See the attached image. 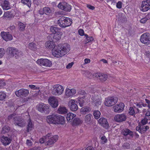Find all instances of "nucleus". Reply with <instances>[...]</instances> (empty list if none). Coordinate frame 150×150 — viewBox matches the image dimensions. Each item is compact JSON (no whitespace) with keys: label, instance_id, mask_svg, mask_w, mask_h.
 I'll use <instances>...</instances> for the list:
<instances>
[{"label":"nucleus","instance_id":"obj_61","mask_svg":"<svg viewBox=\"0 0 150 150\" xmlns=\"http://www.w3.org/2000/svg\"><path fill=\"white\" fill-rule=\"evenodd\" d=\"M147 20V19L146 18V17H145L140 20V22L143 23H144L146 22Z\"/></svg>","mask_w":150,"mask_h":150},{"label":"nucleus","instance_id":"obj_8","mask_svg":"<svg viewBox=\"0 0 150 150\" xmlns=\"http://www.w3.org/2000/svg\"><path fill=\"white\" fill-rule=\"evenodd\" d=\"M16 119L13 123L15 126L21 127H23L25 126L26 121L23 118L18 116Z\"/></svg>","mask_w":150,"mask_h":150},{"label":"nucleus","instance_id":"obj_25","mask_svg":"<svg viewBox=\"0 0 150 150\" xmlns=\"http://www.w3.org/2000/svg\"><path fill=\"white\" fill-rule=\"evenodd\" d=\"M62 35V33L60 31L54 34L53 36V41L56 42L60 40Z\"/></svg>","mask_w":150,"mask_h":150},{"label":"nucleus","instance_id":"obj_16","mask_svg":"<svg viewBox=\"0 0 150 150\" xmlns=\"http://www.w3.org/2000/svg\"><path fill=\"white\" fill-rule=\"evenodd\" d=\"M122 134L127 137L128 139H130L133 137L134 134L133 132L127 129H125L122 130Z\"/></svg>","mask_w":150,"mask_h":150},{"label":"nucleus","instance_id":"obj_48","mask_svg":"<svg viewBox=\"0 0 150 150\" xmlns=\"http://www.w3.org/2000/svg\"><path fill=\"white\" fill-rule=\"evenodd\" d=\"M6 95L5 93L3 92H0V100H3L6 98Z\"/></svg>","mask_w":150,"mask_h":150},{"label":"nucleus","instance_id":"obj_58","mask_svg":"<svg viewBox=\"0 0 150 150\" xmlns=\"http://www.w3.org/2000/svg\"><path fill=\"white\" fill-rule=\"evenodd\" d=\"M78 33L79 35L81 36L84 35V32L83 30L82 29H80L78 30Z\"/></svg>","mask_w":150,"mask_h":150},{"label":"nucleus","instance_id":"obj_51","mask_svg":"<svg viewBox=\"0 0 150 150\" xmlns=\"http://www.w3.org/2000/svg\"><path fill=\"white\" fill-rule=\"evenodd\" d=\"M148 122V119L146 118H144L142 119L141 122L139 124V125H146V124Z\"/></svg>","mask_w":150,"mask_h":150},{"label":"nucleus","instance_id":"obj_43","mask_svg":"<svg viewBox=\"0 0 150 150\" xmlns=\"http://www.w3.org/2000/svg\"><path fill=\"white\" fill-rule=\"evenodd\" d=\"M28 48L33 50H35L36 49V45L33 42H31L29 44Z\"/></svg>","mask_w":150,"mask_h":150},{"label":"nucleus","instance_id":"obj_40","mask_svg":"<svg viewBox=\"0 0 150 150\" xmlns=\"http://www.w3.org/2000/svg\"><path fill=\"white\" fill-rule=\"evenodd\" d=\"M18 30L20 31H23L25 30L26 27L25 25L21 22L18 23Z\"/></svg>","mask_w":150,"mask_h":150},{"label":"nucleus","instance_id":"obj_31","mask_svg":"<svg viewBox=\"0 0 150 150\" xmlns=\"http://www.w3.org/2000/svg\"><path fill=\"white\" fill-rule=\"evenodd\" d=\"M76 116V115L71 112L68 113L66 116V118L68 122H71L72 120Z\"/></svg>","mask_w":150,"mask_h":150},{"label":"nucleus","instance_id":"obj_18","mask_svg":"<svg viewBox=\"0 0 150 150\" xmlns=\"http://www.w3.org/2000/svg\"><path fill=\"white\" fill-rule=\"evenodd\" d=\"M149 128V126L146 125H139L136 127V129L140 133L142 134L145 132Z\"/></svg>","mask_w":150,"mask_h":150},{"label":"nucleus","instance_id":"obj_47","mask_svg":"<svg viewBox=\"0 0 150 150\" xmlns=\"http://www.w3.org/2000/svg\"><path fill=\"white\" fill-rule=\"evenodd\" d=\"M84 35L86 37V40L85 41L86 43H88L93 41V39L92 37H88V35L86 34H85Z\"/></svg>","mask_w":150,"mask_h":150},{"label":"nucleus","instance_id":"obj_10","mask_svg":"<svg viewBox=\"0 0 150 150\" xmlns=\"http://www.w3.org/2000/svg\"><path fill=\"white\" fill-rule=\"evenodd\" d=\"M37 107L39 111L42 113H44L48 110L50 106L48 105L41 103L38 104Z\"/></svg>","mask_w":150,"mask_h":150},{"label":"nucleus","instance_id":"obj_6","mask_svg":"<svg viewBox=\"0 0 150 150\" xmlns=\"http://www.w3.org/2000/svg\"><path fill=\"white\" fill-rule=\"evenodd\" d=\"M53 89L52 93L53 95L55 96H59L64 91L63 87L59 84H57L53 86Z\"/></svg>","mask_w":150,"mask_h":150},{"label":"nucleus","instance_id":"obj_56","mask_svg":"<svg viewBox=\"0 0 150 150\" xmlns=\"http://www.w3.org/2000/svg\"><path fill=\"white\" fill-rule=\"evenodd\" d=\"M122 3L121 1H119L117 2L116 4L117 7L119 9H120L122 7Z\"/></svg>","mask_w":150,"mask_h":150},{"label":"nucleus","instance_id":"obj_12","mask_svg":"<svg viewBox=\"0 0 150 150\" xmlns=\"http://www.w3.org/2000/svg\"><path fill=\"white\" fill-rule=\"evenodd\" d=\"M77 102L73 99L70 100L68 103V105L70 109L72 111H76L78 109Z\"/></svg>","mask_w":150,"mask_h":150},{"label":"nucleus","instance_id":"obj_53","mask_svg":"<svg viewBox=\"0 0 150 150\" xmlns=\"http://www.w3.org/2000/svg\"><path fill=\"white\" fill-rule=\"evenodd\" d=\"M123 148L124 149H129L130 148V145L129 143H124L122 146Z\"/></svg>","mask_w":150,"mask_h":150},{"label":"nucleus","instance_id":"obj_42","mask_svg":"<svg viewBox=\"0 0 150 150\" xmlns=\"http://www.w3.org/2000/svg\"><path fill=\"white\" fill-rule=\"evenodd\" d=\"M10 130V128L8 126H5L3 127L1 131V133L2 134H5L8 133Z\"/></svg>","mask_w":150,"mask_h":150},{"label":"nucleus","instance_id":"obj_52","mask_svg":"<svg viewBox=\"0 0 150 150\" xmlns=\"http://www.w3.org/2000/svg\"><path fill=\"white\" fill-rule=\"evenodd\" d=\"M136 105L137 106V108L135 107V108H138L139 109H140L141 111L142 110V103H135Z\"/></svg>","mask_w":150,"mask_h":150},{"label":"nucleus","instance_id":"obj_7","mask_svg":"<svg viewBox=\"0 0 150 150\" xmlns=\"http://www.w3.org/2000/svg\"><path fill=\"white\" fill-rule=\"evenodd\" d=\"M140 41L143 44L146 45L150 44V36L149 33H146L142 34L140 38Z\"/></svg>","mask_w":150,"mask_h":150},{"label":"nucleus","instance_id":"obj_17","mask_svg":"<svg viewBox=\"0 0 150 150\" xmlns=\"http://www.w3.org/2000/svg\"><path fill=\"white\" fill-rule=\"evenodd\" d=\"M124 106V104L121 103L115 105L113 106V108L115 112L119 113L121 112L123 110Z\"/></svg>","mask_w":150,"mask_h":150},{"label":"nucleus","instance_id":"obj_11","mask_svg":"<svg viewBox=\"0 0 150 150\" xmlns=\"http://www.w3.org/2000/svg\"><path fill=\"white\" fill-rule=\"evenodd\" d=\"M150 9V0H146L142 1L141 10L145 12Z\"/></svg>","mask_w":150,"mask_h":150},{"label":"nucleus","instance_id":"obj_60","mask_svg":"<svg viewBox=\"0 0 150 150\" xmlns=\"http://www.w3.org/2000/svg\"><path fill=\"white\" fill-rule=\"evenodd\" d=\"M6 83L2 80L0 81V88H1L4 86L6 85Z\"/></svg>","mask_w":150,"mask_h":150},{"label":"nucleus","instance_id":"obj_22","mask_svg":"<svg viewBox=\"0 0 150 150\" xmlns=\"http://www.w3.org/2000/svg\"><path fill=\"white\" fill-rule=\"evenodd\" d=\"M16 48L13 47H9L7 49L8 56L11 58H13Z\"/></svg>","mask_w":150,"mask_h":150},{"label":"nucleus","instance_id":"obj_23","mask_svg":"<svg viewBox=\"0 0 150 150\" xmlns=\"http://www.w3.org/2000/svg\"><path fill=\"white\" fill-rule=\"evenodd\" d=\"M1 6L4 10H8L10 9L11 6L8 0H5L1 4Z\"/></svg>","mask_w":150,"mask_h":150},{"label":"nucleus","instance_id":"obj_30","mask_svg":"<svg viewBox=\"0 0 150 150\" xmlns=\"http://www.w3.org/2000/svg\"><path fill=\"white\" fill-rule=\"evenodd\" d=\"M91 110V109L89 107L85 106L81 108L80 112L82 114H86L89 112Z\"/></svg>","mask_w":150,"mask_h":150},{"label":"nucleus","instance_id":"obj_20","mask_svg":"<svg viewBox=\"0 0 150 150\" xmlns=\"http://www.w3.org/2000/svg\"><path fill=\"white\" fill-rule=\"evenodd\" d=\"M1 36L3 39L6 41L12 40L13 39L12 36L9 32H2Z\"/></svg>","mask_w":150,"mask_h":150},{"label":"nucleus","instance_id":"obj_5","mask_svg":"<svg viewBox=\"0 0 150 150\" xmlns=\"http://www.w3.org/2000/svg\"><path fill=\"white\" fill-rule=\"evenodd\" d=\"M118 100L116 96L108 97L105 99V105L107 106H112L116 104Z\"/></svg>","mask_w":150,"mask_h":150},{"label":"nucleus","instance_id":"obj_62","mask_svg":"<svg viewBox=\"0 0 150 150\" xmlns=\"http://www.w3.org/2000/svg\"><path fill=\"white\" fill-rule=\"evenodd\" d=\"M87 7L88 8L90 9H91L92 10H93L95 9V7L93 6H91L89 4H87Z\"/></svg>","mask_w":150,"mask_h":150},{"label":"nucleus","instance_id":"obj_54","mask_svg":"<svg viewBox=\"0 0 150 150\" xmlns=\"http://www.w3.org/2000/svg\"><path fill=\"white\" fill-rule=\"evenodd\" d=\"M84 74L85 76L87 78H90L92 76V74L89 71H86L85 72Z\"/></svg>","mask_w":150,"mask_h":150},{"label":"nucleus","instance_id":"obj_46","mask_svg":"<svg viewBox=\"0 0 150 150\" xmlns=\"http://www.w3.org/2000/svg\"><path fill=\"white\" fill-rule=\"evenodd\" d=\"M100 115V112L98 110H96L94 111L93 115L96 119H98L99 118Z\"/></svg>","mask_w":150,"mask_h":150},{"label":"nucleus","instance_id":"obj_57","mask_svg":"<svg viewBox=\"0 0 150 150\" xmlns=\"http://www.w3.org/2000/svg\"><path fill=\"white\" fill-rule=\"evenodd\" d=\"M26 144L27 145L29 146H31L33 145L32 142L29 139H27L26 140Z\"/></svg>","mask_w":150,"mask_h":150},{"label":"nucleus","instance_id":"obj_28","mask_svg":"<svg viewBox=\"0 0 150 150\" xmlns=\"http://www.w3.org/2000/svg\"><path fill=\"white\" fill-rule=\"evenodd\" d=\"M92 115L91 114H89L86 115L84 117V122L87 124H90L92 122L91 118Z\"/></svg>","mask_w":150,"mask_h":150},{"label":"nucleus","instance_id":"obj_1","mask_svg":"<svg viewBox=\"0 0 150 150\" xmlns=\"http://www.w3.org/2000/svg\"><path fill=\"white\" fill-rule=\"evenodd\" d=\"M45 46L49 49L52 50L53 55L57 58L62 57L66 54L70 50L69 45L66 43L55 45L54 42L50 41L46 42Z\"/></svg>","mask_w":150,"mask_h":150},{"label":"nucleus","instance_id":"obj_41","mask_svg":"<svg viewBox=\"0 0 150 150\" xmlns=\"http://www.w3.org/2000/svg\"><path fill=\"white\" fill-rule=\"evenodd\" d=\"M60 28L54 26H51L50 28V30L51 32L54 34L60 31Z\"/></svg>","mask_w":150,"mask_h":150},{"label":"nucleus","instance_id":"obj_24","mask_svg":"<svg viewBox=\"0 0 150 150\" xmlns=\"http://www.w3.org/2000/svg\"><path fill=\"white\" fill-rule=\"evenodd\" d=\"M76 93V90L74 88L71 89L67 88L65 90V94L67 96L70 97L75 95Z\"/></svg>","mask_w":150,"mask_h":150},{"label":"nucleus","instance_id":"obj_34","mask_svg":"<svg viewBox=\"0 0 150 150\" xmlns=\"http://www.w3.org/2000/svg\"><path fill=\"white\" fill-rule=\"evenodd\" d=\"M23 52L16 48L13 57L16 59H17L19 57L23 56Z\"/></svg>","mask_w":150,"mask_h":150},{"label":"nucleus","instance_id":"obj_59","mask_svg":"<svg viewBox=\"0 0 150 150\" xmlns=\"http://www.w3.org/2000/svg\"><path fill=\"white\" fill-rule=\"evenodd\" d=\"M98 123L101 126H103V117H101L98 120Z\"/></svg>","mask_w":150,"mask_h":150},{"label":"nucleus","instance_id":"obj_35","mask_svg":"<svg viewBox=\"0 0 150 150\" xmlns=\"http://www.w3.org/2000/svg\"><path fill=\"white\" fill-rule=\"evenodd\" d=\"M58 113L61 114H65L67 112V110L64 107L60 106L58 110Z\"/></svg>","mask_w":150,"mask_h":150},{"label":"nucleus","instance_id":"obj_55","mask_svg":"<svg viewBox=\"0 0 150 150\" xmlns=\"http://www.w3.org/2000/svg\"><path fill=\"white\" fill-rule=\"evenodd\" d=\"M5 54V51L4 48H0V58H2Z\"/></svg>","mask_w":150,"mask_h":150},{"label":"nucleus","instance_id":"obj_14","mask_svg":"<svg viewBox=\"0 0 150 150\" xmlns=\"http://www.w3.org/2000/svg\"><path fill=\"white\" fill-rule=\"evenodd\" d=\"M15 94L18 97H26L28 94L29 91L28 90L22 88L15 91Z\"/></svg>","mask_w":150,"mask_h":150},{"label":"nucleus","instance_id":"obj_63","mask_svg":"<svg viewBox=\"0 0 150 150\" xmlns=\"http://www.w3.org/2000/svg\"><path fill=\"white\" fill-rule=\"evenodd\" d=\"M74 63L73 62H72L71 63H69L66 66V68L67 69L70 68L72 66Z\"/></svg>","mask_w":150,"mask_h":150},{"label":"nucleus","instance_id":"obj_39","mask_svg":"<svg viewBox=\"0 0 150 150\" xmlns=\"http://www.w3.org/2000/svg\"><path fill=\"white\" fill-rule=\"evenodd\" d=\"M78 102L80 107H83L85 103V99L84 97L79 98Z\"/></svg>","mask_w":150,"mask_h":150},{"label":"nucleus","instance_id":"obj_21","mask_svg":"<svg viewBox=\"0 0 150 150\" xmlns=\"http://www.w3.org/2000/svg\"><path fill=\"white\" fill-rule=\"evenodd\" d=\"M126 116L124 114H118L114 117L116 121L120 122L125 121L126 119Z\"/></svg>","mask_w":150,"mask_h":150},{"label":"nucleus","instance_id":"obj_13","mask_svg":"<svg viewBox=\"0 0 150 150\" xmlns=\"http://www.w3.org/2000/svg\"><path fill=\"white\" fill-rule=\"evenodd\" d=\"M58 7L66 11H70L71 9V6L65 2L60 3L58 5Z\"/></svg>","mask_w":150,"mask_h":150},{"label":"nucleus","instance_id":"obj_15","mask_svg":"<svg viewBox=\"0 0 150 150\" xmlns=\"http://www.w3.org/2000/svg\"><path fill=\"white\" fill-rule=\"evenodd\" d=\"M48 101L49 103L53 108H55L58 106V101L55 97L53 96L49 98Z\"/></svg>","mask_w":150,"mask_h":150},{"label":"nucleus","instance_id":"obj_36","mask_svg":"<svg viewBox=\"0 0 150 150\" xmlns=\"http://www.w3.org/2000/svg\"><path fill=\"white\" fill-rule=\"evenodd\" d=\"M43 10L45 14L47 15H50L52 13V10L48 7H45L43 8Z\"/></svg>","mask_w":150,"mask_h":150},{"label":"nucleus","instance_id":"obj_26","mask_svg":"<svg viewBox=\"0 0 150 150\" xmlns=\"http://www.w3.org/2000/svg\"><path fill=\"white\" fill-rule=\"evenodd\" d=\"M92 102L96 106H98L101 104V102L99 97L98 96H95L92 97Z\"/></svg>","mask_w":150,"mask_h":150},{"label":"nucleus","instance_id":"obj_29","mask_svg":"<svg viewBox=\"0 0 150 150\" xmlns=\"http://www.w3.org/2000/svg\"><path fill=\"white\" fill-rule=\"evenodd\" d=\"M13 12L14 10H11V11H6L4 13L3 17L7 18L13 17L14 16V13H13Z\"/></svg>","mask_w":150,"mask_h":150},{"label":"nucleus","instance_id":"obj_9","mask_svg":"<svg viewBox=\"0 0 150 150\" xmlns=\"http://www.w3.org/2000/svg\"><path fill=\"white\" fill-rule=\"evenodd\" d=\"M37 64L40 66H43L45 67H50L52 65L51 61L47 59H38L36 62Z\"/></svg>","mask_w":150,"mask_h":150},{"label":"nucleus","instance_id":"obj_27","mask_svg":"<svg viewBox=\"0 0 150 150\" xmlns=\"http://www.w3.org/2000/svg\"><path fill=\"white\" fill-rule=\"evenodd\" d=\"M134 108L132 107H131L129 109V113L131 115H133L139 112H141V110L138 108H135V107H134Z\"/></svg>","mask_w":150,"mask_h":150},{"label":"nucleus","instance_id":"obj_3","mask_svg":"<svg viewBox=\"0 0 150 150\" xmlns=\"http://www.w3.org/2000/svg\"><path fill=\"white\" fill-rule=\"evenodd\" d=\"M72 20L70 18L65 17H61L57 21V23L60 27L65 28L71 25Z\"/></svg>","mask_w":150,"mask_h":150},{"label":"nucleus","instance_id":"obj_45","mask_svg":"<svg viewBox=\"0 0 150 150\" xmlns=\"http://www.w3.org/2000/svg\"><path fill=\"white\" fill-rule=\"evenodd\" d=\"M93 76L94 77H96L100 80L103 79V75L102 74L100 73H97L93 74Z\"/></svg>","mask_w":150,"mask_h":150},{"label":"nucleus","instance_id":"obj_64","mask_svg":"<svg viewBox=\"0 0 150 150\" xmlns=\"http://www.w3.org/2000/svg\"><path fill=\"white\" fill-rule=\"evenodd\" d=\"M40 147L39 146H35L30 149L29 150H40Z\"/></svg>","mask_w":150,"mask_h":150},{"label":"nucleus","instance_id":"obj_49","mask_svg":"<svg viewBox=\"0 0 150 150\" xmlns=\"http://www.w3.org/2000/svg\"><path fill=\"white\" fill-rule=\"evenodd\" d=\"M125 32L126 35L129 36H131L132 34V29L130 28L126 29Z\"/></svg>","mask_w":150,"mask_h":150},{"label":"nucleus","instance_id":"obj_44","mask_svg":"<svg viewBox=\"0 0 150 150\" xmlns=\"http://www.w3.org/2000/svg\"><path fill=\"white\" fill-rule=\"evenodd\" d=\"M21 2L23 4L26 5L29 7L31 6V2L30 0H21Z\"/></svg>","mask_w":150,"mask_h":150},{"label":"nucleus","instance_id":"obj_33","mask_svg":"<svg viewBox=\"0 0 150 150\" xmlns=\"http://www.w3.org/2000/svg\"><path fill=\"white\" fill-rule=\"evenodd\" d=\"M28 122V124L27 127L26 132H29L32 129L33 126V124L32 123L31 120L30 119H29Z\"/></svg>","mask_w":150,"mask_h":150},{"label":"nucleus","instance_id":"obj_50","mask_svg":"<svg viewBox=\"0 0 150 150\" xmlns=\"http://www.w3.org/2000/svg\"><path fill=\"white\" fill-rule=\"evenodd\" d=\"M109 127L108 122L106 119L104 118V127L107 129Z\"/></svg>","mask_w":150,"mask_h":150},{"label":"nucleus","instance_id":"obj_37","mask_svg":"<svg viewBox=\"0 0 150 150\" xmlns=\"http://www.w3.org/2000/svg\"><path fill=\"white\" fill-rule=\"evenodd\" d=\"M18 116L15 113H13L12 114L9 115L8 117V120L10 121L11 120H13V122L14 123V120H16V118Z\"/></svg>","mask_w":150,"mask_h":150},{"label":"nucleus","instance_id":"obj_2","mask_svg":"<svg viewBox=\"0 0 150 150\" xmlns=\"http://www.w3.org/2000/svg\"><path fill=\"white\" fill-rule=\"evenodd\" d=\"M46 121L50 124L63 125L65 122L64 117L57 114H52L48 116L47 117Z\"/></svg>","mask_w":150,"mask_h":150},{"label":"nucleus","instance_id":"obj_4","mask_svg":"<svg viewBox=\"0 0 150 150\" xmlns=\"http://www.w3.org/2000/svg\"><path fill=\"white\" fill-rule=\"evenodd\" d=\"M58 139V136L54 135L51 136L50 134H47L45 137V145L47 146H52Z\"/></svg>","mask_w":150,"mask_h":150},{"label":"nucleus","instance_id":"obj_32","mask_svg":"<svg viewBox=\"0 0 150 150\" xmlns=\"http://www.w3.org/2000/svg\"><path fill=\"white\" fill-rule=\"evenodd\" d=\"M83 120L79 118H75L73 120V125H79L81 124L83 122Z\"/></svg>","mask_w":150,"mask_h":150},{"label":"nucleus","instance_id":"obj_38","mask_svg":"<svg viewBox=\"0 0 150 150\" xmlns=\"http://www.w3.org/2000/svg\"><path fill=\"white\" fill-rule=\"evenodd\" d=\"M125 15L123 13H120L119 14L118 20L122 22H124L126 21V18Z\"/></svg>","mask_w":150,"mask_h":150},{"label":"nucleus","instance_id":"obj_19","mask_svg":"<svg viewBox=\"0 0 150 150\" xmlns=\"http://www.w3.org/2000/svg\"><path fill=\"white\" fill-rule=\"evenodd\" d=\"M12 141L11 137L3 136L1 138V142L5 146L9 145Z\"/></svg>","mask_w":150,"mask_h":150}]
</instances>
